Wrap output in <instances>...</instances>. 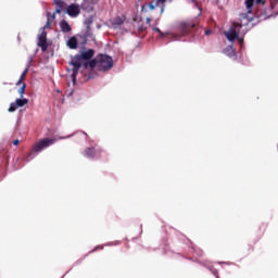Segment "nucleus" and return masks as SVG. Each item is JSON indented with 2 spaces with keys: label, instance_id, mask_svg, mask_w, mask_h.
<instances>
[{
  "label": "nucleus",
  "instance_id": "33",
  "mask_svg": "<svg viewBox=\"0 0 278 278\" xmlns=\"http://www.w3.org/2000/svg\"><path fill=\"white\" fill-rule=\"evenodd\" d=\"M147 21H148V23H150V22H151V18L148 17Z\"/></svg>",
  "mask_w": 278,
  "mask_h": 278
},
{
  "label": "nucleus",
  "instance_id": "30",
  "mask_svg": "<svg viewBox=\"0 0 278 278\" xmlns=\"http://www.w3.org/2000/svg\"><path fill=\"white\" fill-rule=\"evenodd\" d=\"M150 10H155V5L150 4Z\"/></svg>",
  "mask_w": 278,
  "mask_h": 278
},
{
  "label": "nucleus",
  "instance_id": "31",
  "mask_svg": "<svg viewBox=\"0 0 278 278\" xmlns=\"http://www.w3.org/2000/svg\"><path fill=\"white\" fill-rule=\"evenodd\" d=\"M239 42H240V45H242V42H244V38H240Z\"/></svg>",
  "mask_w": 278,
  "mask_h": 278
},
{
  "label": "nucleus",
  "instance_id": "3",
  "mask_svg": "<svg viewBox=\"0 0 278 278\" xmlns=\"http://www.w3.org/2000/svg\"><path fill=\"white\" fill-rule=\"evenodd\" d=\"M53 144H55V138H43L35 142L31 151L33 153H40L41 151H45V149H49V147Z\"/></svg>",
  "mask_w": 278,
  "mask_h": 278
},
{
  "label": "nucleus",
  "instance_id": "15",
  "mask_svg": "<svg viewBox=\"0 0 278 278\" xmlns=\"http://www.w3.org/2000/svg\"><path fill=\"white\" fill-rule=\"evenodd\" d=\"M254 3H255V0H245V8L248 10V14H251L253 12Z\"/></svg>",
  "mask_w": 278,
  "mask_h": 278
},
{
  "label": "nucleus",
  "instance_id": "26",
  "mask_svg": "<svg viewBox=\"0 0 278 278\" xmlns=\"http://www.w3.org/2000/svg\"><path fill=\"white\" fill-rule=\"evenodd\" d=\"M232 25H233L235 28L242 27V25L240 23H233Z\"/></svg>",
  "mask_w": 278,
  "mask_h": 278
},
{
  "label": "nucleus",
  "instance_id": "28",
  "mask_svg": "<svg viewBox=\"0 0 278 278\" xmlns=\"http://www.w3.org/2000/svg\"><path fill=\"white\" fill-rule=\"evenodd\" d=\"M20 142H21V141H20L18 139H16V140L13 141V144L16 147V146L20 144Z\"/></svg>",
  "mask_w": 278,
  "mask_h": 278
},
{
  "label": "nucleus",
  "instance_id": "29",
  "mask_svg": "<svg viewBox=\"0 0 278 278\" xmlns=\"http://www.w3.org/2000/svg\"><path fill=\"white\" fill-rule=\"evenodd\" d=\"M210 34H212V30H211V29L205 30V36H210Z\"/></svg>",
  "mask_w": 278,
  "mask_h": 278
},
{
  "label": "nucleus",
  "instance_id": "1",
  "mask_svg": "<svg viewBox=\"0 0 278 278\" xmlns=\"http://www.w3.org/2000/svg\"><path fill=\"white\" fill-rule=\"evenodd\" d=\"M85 68H98V71H110L114 66V60L108 54H98L97 58L84 64Z\"/></svg>",
  "mask_w": 278,
  "mask_h": 278
},
{
  "label": "nucleus",
  "instance_id": "17",
  "mask_svg": "<svg viewBox=\"0 0 278 278\" xmlns=\"http://www.w3.org/2000/svg\"><path fill=\"white\" fill-rule=\"evenodd\" d=\"M137 31L139 33V34H144V31H147V26H144V24H142V23H138V26H137Z\"/></svg>",
  "mask_w": 278,
  "mask_h": 278
},
{
  "label": "nucleus",
  "instance_id": "18",
  "mask_svg": "<svg viewBox=\"0 0 278 278\" xmlns=\"http://www.w3.org/2000/svg\"><path fill=\"white\" fill-rule=\"evenodd\" d=\"M27 88V85L25 83L21 84V87L18 89V94L23 98V96L25 94V89Z\"/></svg>",
  "mask_w": 278,
  "mask_h": 278
},
{
  "label": "nucleus",
  "instance_id": "13",
  "mask_svg": "<svg viewBox=\"0 0 278 278\" xmlns=\"http://www.w3.org/2000/svg\"><path fill=\"white\" fill-rule=\"evenodd\" d=\"M28 103H29V100H27V98L15 100V105H17V108H23V106L27 105Z\"/></svg>",
  "mask_w": 278,
  "mask_h": 278
},
{
  "label": "nucleus",
  "instance_id": "24",
  "mask_svg": "<svg viewBox=\"0 0 278 278\" xmlns=\"http://www.w3.org/2000/svg\"><path fill=\"white\" fill-rule=\"evenodd\" d=\"M91 5H97L99 3V0H87Z\"/></svg>",
  "mask_w": 278,
  "mask_h": 278
},
{
  "label": "nucleus",
  "instance_id": "32",
  "mask_svg": "<svg viewBox=\"0 0 278 278\" xmlns=\"http://www.w3.org/2000/svg\"><path fill=\"white\" fill-rule=\"evenodd\" d=\"M256 3H264V0H256Z\"/></svg>",
  "mask_w": 278,
  "mask_h": 278
},
{
  "label": "nucleus",
  "instance_id": "20",
  "mask_svg": "<svg viewBox=\"0 0 278 278\" xmlns=\"http://www.w3.org/2000/svg\"><path fill=\"white\" fill-rule=\"evenodd\" d=\"M123 23H125V20H123L122 17H116L113 22V25L121 27V25H123Z\"/></svg>",
  "mask_w": 278,
  "mask_h": 278
},
{
  "label": "nucleus",
  "instance_id": "6",
  "mask_svg": "<svg viewBox=\"0 0 278 278\" xmlns=\"http://www.w3.org/2000/svg\"><path fill=\"white\" fill-rule=\"evenodd\" d=\"M84 60L81 59L80 54H76L71 60V65L73 66V71H79L81 68V62Z\"/></svg>",
  "mask_w": 278,
  "mask_h": 278
},
{
  "label": "nucleus",
  "instance_id": "34",
  "mask_svg": "<svg viewBox=\"0 0 278 278\" xmlns=\"http://www.w3.org/2000/svg\"><path fill=\"white\" fill-rule=\"evenodd\" d=\"M159 1H161L162 3H164V1H166V0H159Z\"/></svg>",
  "mask_w": 278,
  "mask_h": 278
},
{
  "label": "nucleus",
  "instance_id": "4",
  "mask_svg": "<svg viewBox=\"0 0 278 278\" xmlns=\"http://www.w3.org/2000/svg\"><path fill=\"white\" fill-rule=\"evenodd\" d=\"M101 153H103V150H102L101 148H94V147H92V148H87V149L84 151L83 155H84L85 157H89L90 160H94V157H96V159L101 157Z\"/></svg>",
  "mask_w": 278,
  "mask_h": 278
},
{
  "label": "nucleus",
  "instance_id": "9",
  "mask_svg": "<svg viewBox=\"0 0 278 278\" xmlns=\"http://www.w3.org/2000/svg\"><path fill=\"white\" fill-rule=\"evenodd\" d=\"M79 55L85 62L88 60H92V58H94V50L89 49L87 51H83Z\"/></svg>",
  "mask_w": 278,
  "mask_h": 278
},
{
  "label": "nucleus",
  "instance_id": "10",
  "mask_svg": "<svg viewBox=\"0 0 278 278\" xmlns=\"http://www.w3.org/2000/svg\"><path fill=\"white\" fill-rule=\"evenodd\" d=\"M60 28H61V31H63V34H68L72 31L71 24H68L66 20H62L60 22Z\"/></svg>",
  "mask_w": 278,
  "mask_h": 278
},
{
  "label": "nucleus",
  "instance_id": "22",
  "mask_svg": "<svg viewBox=\"0 0 278 278\" xmlns=\"http://www.w3.org/2000/svg\"><path fill=\"white\" fill-rule=\"evenodd\" d=\"M85 38H92V31H90V26H87V30L85 31Z\"/></svg>",
  "mask_w": 278,
  "mask_h": 278
},
{
  "label": "nucleus",
  "instance_id": "27",
  "mask_svg": "<svg viewBox=\"0 0 278 278\" xmlns=\"http://www.w3.org/2000/svg\"><path fill=\"white\" fill-rule=\"evenodd\" d=\"M62 10L63 9H60V8L56 7V9H55L56 14H62Z\"/></svg>",
  "mask_w": 278,
  "mask_h": 278
},
{
  "label": "nucleus",
  "instance_id": "2",
  "mask_svg": "<svg viewBox=\"0 0 278 278\" xmlns=\"http://www.w3.org/2000/svg\"><path fill=\"white\" fill-rule=\"evenodd\" d=\"M178 27L184 36H186V34L199 31V20L195 18L181 22Z\"/></svg>",
  "mask_w": 278,
  "mask_h": 278
},
{
  "label": "nucleus",
  "instance_id": "8",
  "mask_svg": "<svg viewBox=\"0 0 278 278\" xmlns=\"http://www.w3.org/2000/svg\"><path fill=\"white\" fill-rule=\"evenodd\" d=\"M55 22V13L51 14V12L47 13V24L43 29H51V26Z\"/></svg>",
  "mask_w": 278,
  "mask_h": 278
},
{
  "label": "nucleus",
  "instance_id": "16",
  "mask_svg": "<svg viewBox=\"0 0 278 278\" xmlns=\"http://www.w3.org/2000/svg\"><path fill=\"white\" fill-rule=\"evenodd\" d=\"M54 3L56 4V8L64 10V8H66V2H64L63 0H54Z\"/></svg>",
  "mask_w": 278,
  "mask_h": 278
},
{
  "label": "nucleus",
  "instance_id": "14",
  "mask_svg": "<svg viewBox=\"0 0 278 278\" xmlns=\"http://www.w3.org/2000/svg\"><path fill=\"white\" fill-rule=\"evenodd\" d=\"M27 73H29V68L24 70L22 75L20 76V79L16 83V86H21L25 81V77H27Z\"/></svg>",
  "mask_w": 278,
  "mask_h": 278
},
{
  "label": "nucleus",
  "instance_id": "21",
  "mask_svg": "<svg viewBox=\"0 0 278 278\" xmlns=\"http://www.w3.org/2000/svg\"><path fill=\"white\" fill-rule=\"evenodd\" d=\"M18 110V106L16 105V102L11 103L8 112H16Z\"/></svg>",
  "mask_w": 278,
  "mask_h": 278
},
{
  "label": "nucleus",
  "instance_id": "12",
  "mask_svg": "<svg viewBox=\"0 0 278 278\" xmlns=\"http://www.w3.org/2000/svg\"><path fill=\"white\" fill-rule=\"evenodd\" d=\"M66 45L70 49H77L78 47V41L77 37H71L67 41Z\"/></svg>",
  "mask_w": 278,
  "mask_h": 278
},
{
  "label": "nucleus",
  "instance_id": "11",
  "mask_svg": "<svg viewBox=\"0 0 278 278\" xmlns=\"http://www.w3.org/2000/svg\"><path fill=\"white\" fill-rule=\"evenodd\" d=\"M38 47H40L41 51H47L49 49V43L47 42V39L38 37Z\"/></svg>",
  "mask_w": 278,
  "mask_h": 278
},
{
  "label": "nucleus",
  "instance_id": "23",
  "mask_svg": "<svg viewBox=\"0 0 278 278\" xmlns=\"http://www.w3.org/2000/svg\"><path fill=\"white\" fill-rule=\"evenodd\" d=\"M38 38L47 39V31L42 30V33L40 34V36Z\"/></svg>",
  "mask_w": 278,
  "mask_h": 278
},
{
  "label": "nucleus",
  "instance_id": "25",
  "mask_svg": "<svg viewBox=\"0 0 278 278\" xmlns=\"http://www.w3.org/2000/svg\"><path fill=\"white\" fill-rule=\"evenodd\" d=\"M154 30L157 33V34H161V36H164V33L162 30H160V28L155 27Z\"/></svg>",
  "mask_w": 278,
  "mask_h": 278
},
{
  "label": "nucleus",
  "instance_id": "19",
  "mask_svg": "<svg viewBox=\"0 0 278 278\" xmlns=\"http://www.w3.org/2000/svg\"><path fill=\"white\" fill-rule=\"evenodd\" d=\"M79 73V70H73V73L71 75L73 84H77V74Z\"/></svg>",
  "mask_w": 278,
  "mask_h": 278
},
{
  "label": "nucleus",
  "instance_id": "7",
  "mask_svg": "<svg viewBox=\"0 0 278 278\" xmlns=\"http://www.w3.org/2000/svg\"><path fill=\"white\" fill-rule=\"evenodd\" d=\"M226 38L233 42L235 40H238L240 34L236 31V28H230L227 33H225Z\"/></svg>",
  "mask_w": 278,
  "mask_h": 278
},
{
  "label": "nucleus",
  "instance_id": "5",
  "mask_svg": "<svg viewBox=\"0 0 278 278\" xmlns=\"http://www.w3.org/2000/svg\"><path fill=\"white\" fill-rule=\"evenodd\" d=\"M79 13L80 10L78 4H70L66 9V14H68V16H72L73 18L79 16Z\"/></svg>",
  "mask_w": 278,
  "mask_h": 278
},
{
  "label": "nucleus",
  "instance_id": "35",
  "mask_svg": "<svg viewBox=\"0 0 278 278\" xmlns=\"http://www.w3.org/2000/svg\"><path fill=\"white\" fill-rule=\"evenodd\" d=\"M197 0H192V2L194 3Z\"/></svg>",
  "mask_w": 278,
  "mask_h": 278
}]
</instances>
